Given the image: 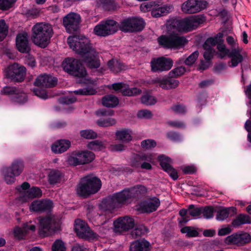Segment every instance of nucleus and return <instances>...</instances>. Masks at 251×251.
Instances as JSON below:
<instances>
[{
	"mask_svg": "<svg viewBox=\"0 0 251 251\" xmlns=\"http://www.w3.org/2000/svg\"><path fill=\"white\" fill-rule=\"evenodd\" d=\"M141 100L143 104L147 105H153L157 102V100L154 96L148 94L143 95L141 98Z\"/></svg>",
	"mask_w": 251,
	"mask_h": 251,
	"instance_id": "49530a36",
	"label": "nucleus"
},
{
	"mask_svg": "<svg viewBox=\"0 0 251 251\" xmlns=\"http://www.w3.org/2000/svg\"><path fill=\"white\" fill-rule=\"evenodd\" d=\"M82 58L86 66L90 69H98L100 67L99 52L95 49L91 50V51L82 56Z\"/></svg>",
	"mask_w": 251,
	"mask_h": 251,
	"instance_id": "6ab92c4d",
	"label": "nucleus"
},
{
	"mask_svg": "<svg viewBox=\"0 0 251 251\" xmlns=\"http://www.w3.org/2000/svg\"><path fill=\"white\" fill-rule=\"evenodd\" d=\"M71 146V142L68 140L61 139L55 142L51 147L52 152L61 153L66 151Z\"/></svg>",
	"mask_w": 251,
	"mask_h": 251,
	"instance_id": "c85d7f7f",
	"label": "nucleus"
},
{
	"mask_svg": "<svg viewBox=\"0 0 251 251\" xmlns=\"http://www.w3.org/2000/svg\"><path fill=\"white\" fill-rule=\"evenodd\" d=\"M18 90L14 87L5 86L1 90V93L7 95L15 96Z\"/></svg>",
	"mask_w": 251,
	"mask_h": 251,
	"instance_id": "0e129e2a",
	"label": "nucleus"
},
{
	"mask_svg": "<svg viewBox=\"0 0 251 251\" xmlns=\"http://www.w3.org/2000/svg\"><path fill=\"white\" fill-rule=\"evenodd\" d=\"M62 177V174L58 170H53L48 175V181L50 184L59 183Z\"/></svg>",
	"mask_w": 251,
	"mask_h": 251,
	"instance_id": "e433bc0d",
	"label": "nucleus"
},
{
	"mask_svg": "<svg viewBox=\"0 0 251 251\" xmlns=\"http://www.w3.org/2000/svg\"><path fill=\"white\" fill-rule=\"evenodd\" d=\"M245 92L247 97L250 100L248 101L247 105L250 108V111L249 112V116L251 118V82L250 84L247 86Z\"/></svg>",
	"mask_w": 251,
	"mask_h": 251,
	"instance_id": "774afa93",
	"label": "nucleus"
},
{
	"mask_svg": "<svg viewBox=\"0 0 251 251\" xmlns=\"http://www.w3.org/2000/svg\"><path fill=\"white\" fill-rule=\"evenodd\" d=\"M223 42L224 41L220 42L217 44V48L219 51L218 56L223 59L227 55L230 58V61L228 62L229 67H235L237 66L243 60V57L241 54L242 49L237 48L230 50L226 48Z\"/></svg>",
	"mask_w": 251,
	"mask_h": 251,
	"instance_id": "20e7f679",
	"label": "nucleus"
},
{
	"mask_svg": "<svg viewBox=\"0 0 251 251\" xmlns=\"http://www.w3.org/2000/svg\"><path fill=\"white\" fill-rule=\"evenodd\" d=\"M95 157L94 153L90 151L74 152L68 157V162L70 165L73 166L85 164L92 162Z\"/></svg>",
	"mask_w": 251,
	"mask_h": 251,
	"instance_id": "4468645a",
	"label": "nucleus"
},
{
	"mask_svg": "<svg viewBox=\"0 0 251 251\" xmlns=\"http://www.w3.org/2000/svg\"><path fill=\"white\" fill-rule=\"evenodd\" d=\"M26 68L18 63L9 65L5 72L6 77L15 82H22L26 75Z\"/></svg>",
	"mask_w": 251,
	"mask_h": 251,
	"instance_id": "f8f14e48",
	"label": "nucleus"
},
{
	"mask_svg": "<svg viewBox=\"0 0 251 251\" xmlns=\"http://www.w3.org/2000/svg\"><path fill=\"white\" fill-rule=\"evenodd\" d=\"M223 33H218L214 37L208 38L204 42L203 47L204 49H212V47L217 45L220 42L223 41Z\"/></svg>",
	"mask_w": 251,
	"mask_h": 251,
	"instance_id": "72a5a7b5",
	"label": "nucleus"
},
{
	"mask_svg": "<svg viewBox=\"0 0 251 251\" xmlns=\"http://www.w3.org/2000/svg\"><path fill=\"white\" fill-rule=\"evenodd\" d=\"M170 76L165 79L156 78L153 80L154 83L158 84L159 86L164 89H174L178 86V80L173 78Z\"/></svg>",
	"mask_w": 251,
	"mask_h": 251,
	"instance_id": "bb28decb",
	"label": "nucleus"
},
{
	"mask_svg": "<svg viewBox=\"0 0 251 251\" xmlns=\"http://www.w3.org/2000/svg\"><path fill=\"white\" fill-rule=\"evenodd\" d=\"M150 249L151 244L146 240L135 241L130 246V251H150Z\"/></svg>",
	"mask_w": 251,
	"mask_h": 251,
	"instance_id": "7c9ffc66",
	"label": "nucleus"
},
{
	"mask_svg": "<svg viewBox=\"0 0 251 251\" xmlns=\"http://www.w3.org/2000/svg\"><path fill=\"white\" fill-rule=\"evenodd\" d=\"M132 131L129 129H122L115 132L116 139L122 142H128L132 140Z\"/></svg>",
	"mask_w": 251,
	"mask_h": 251,
	"instance_id": "473e14b6",
	"label": "nucleus"
},
{
	"mask_svg": "<svg viewBox=\"0 0 251 251\" xmlns=\"http://www.w3.org/2000/svg\"><path fill=\"white\" fill-rule=\"evenodd\" d=\"M102 103L105 107H114L118 104L119 100L112 95H108L102 98Z\"/></svg>",
	"mask_w": 251,
	"mask_h": 251,
	"instance_id": "f704fd0d",
	"label": "nucleus"
},
{
	"mask_svg": "<svg viewBox=\"0 0 251 251\" xmlns=\"http://www.w3.org/2000/svg\"><path fill=\"white\" fill-rule=\"evenodd\" d=\"M16 46L17 50L20 52L28 53L30 51V48L27 33H20L17 35Z\"/></svg>",
	"mask_w": 251,
	"mask_h": 251,
	"instance_id": "4be33fe9",
	"label": "nucleus"
},
{
	"mask_svg": "<svg viewBox=\"0 0 251 251\" xmlns=\"http://www.w3.org/2000/svg\"><path fill=\"white\" fill-rule=\"evenodd\" d=\"M3 176L4 179L6 183L8 184H12L15 182L16 176L11 174V171L9 168H5L3 169Z\"/></svg>",
	"mask_w": 251,
	"mask_h": 251,
	"instance_id": "de8ad7c7",
	"label": "nucleus"
},
{
	"mask_svg": "<svg viewBox=\"0 0 251 251\" xmlns=\"http://www.w3.org/2000/svg\"><path fill=\"white\" fill-rule=\"evenodd\" d=\"M152 157L151 155H143L136 156L131 161V166L135 168H139L142 162L144 161L151 162Z\"/></svg>",
	"mask_w": 251,
	"mask_h": 251,
	"instance_id": "c9c22d12",
	"label": "nucleus"
},
{
	"mask_svg": "<svg viewBox=\"0 0 251 251\" xmlns=\"http://www.w3.org/2000/svg\"><path fill=\"white\" fill-rule=\"evenodd\" d=\"M17 0H0V9L6 10L12 7Z\"/></svg>",
	"mask_w": 251,
	"mask_h": 251,
	"instance_id": "052dcab7",
	"label": "nucleus"
},
{
	"mask_svg": "<svg viewBox=\"0 0 251 251\" xmlns=\"http://www.w3.org/2000/svg\"><path fill=\"white\" fill-rule=\"evenodd\" d=\"M173 64V60L170 58L164 57L153 58L151 62V70L153 72L168 71L172 68Z\"/></svg>",
	"mask_w": 251,
	"mask_h": 251,
	"instance_id": "a211bd4d",
	"label": "nucleus"
},
{
	"mask_svg": "<svg viewBox=\"0 0 251 251\" xmlns=\"http://www.w3.org/2000/svg\"><path fill=\"white\" fill-rule=\"evenodd\" d=\"M34 83L38 87H52L57 84V79L50 75H41L36 78Z\"/></svg>",
	"mask_w": 251,
	"mask_h": 251,
	"instance_id": "393cba45",
	"label": "nucleus"
},
{
	"mask_svg": "<svg viewBox=\"0 0 251 251\" xmlns=\"http://www.w3.org/2000/svg\"><path fill=\"white\" fill-rule=\"evenodd\" d=\"M236 208L233 207L224 208L219 210L216 215V219L218 221H223L228 218L229 212L234 211Z\"/></svg>",
	"mask_w": 251,
	"mask_h": 251,
	"instance_id": "ea45409f",
	"label": "nucleus"
},
{
	"mask_svg": "<svg viewBox=\"0 0 251 251\" xmlns=\"http://www.w3.org/2000/svg\"><path fill=\"white\" fill-rule=\"evenodd\" d=\"M12 99L15 102L23 104L27 101V96L25 93L19 92L18 90L15 96H13Z\"/></svg>",
	"mask_w": 251,
	"mask_h": 251,
	"instance_id": "3c124183",
	"label": "nucleus"
},
{
	"mask_svg": "<svg viewBox=\"0 0 251 251\" xmlns=\"http://www.w3.org/2000/svg\"><path fill=\"white\" fill-rule=\"evenodd\" d=\"M143 19L139 17H131L123 20L119 26L120 29L126 32L140 31L144 28Z\"/></svg>",
	"mask_w": 251,
	"mask_h": 251,
	"instance_id": "9d476101",
	"label": "nucleus"
},
{
	"mask_svg": "<svg viewBox=\"0 0 251 251\" xmlns=\"http://www.w3.org/2000/svg\"><path fill=\"white\" fill-rule=\"evenodd\" d=\"M53 34V29L50 24L38 23L32 28L31 39L35 45L45 48L50 43Z\"/></svg>",
	"mask_w": 251,
	"mask_h": 251,
	"instance_id": "f03ea898",
	"label": "nucleus"
},
{
	"mask_svg": "<svg viewBox=\"0 0 251 251\" xmlns=\"http://www.w3.org/2000/svg\"><path fill=\"white\" fill-rule=\"evenodd\" d=\"M39 233L41 237H45L50 235L52 231V226L54 220L50 217H46L40 219Z\"/></svg>",
	"mask_w": 251,
	"mask_h": 251,
	"instance_id": "aec40b11",
	"label": "nucleus"
},
{
	"mask_svg": "<svg viewBox=\"0 0 251 251\" xmlns=\"http://www.w3.org/2000/svg\"><path fill=\"white\" fill-rule=\"evenodd\" d=\"M159 45L166 49H178L184 47L188 41L182 36L173 31L168 35H161L158 37Z\"/></svg>",
	"mask_w": 251,
	"mask_h": 251,
	"instance_id": "423d86ee",
	"label": "nucleus"
},
{
	"mask_svg": "<svg viewBox=\"0 0 251 251\" xmlns=\"http://www.w3.org/2000/svg\"><path fill=\"white\" fill-rule=\"evenodd\" d=\"M81 137L88 139H94L97 137V134L91 129L82 130L80 132Z\"/></svg>",
	"mask_w": 251,
	"mask_h": 251,
	"instance_id": "4d7b16f0",
	"label": "nucleus"
},
{
	"mask_svg": "<svg viewBox=\"0 0 251 251\" xmlns=\"http://www.w3.org/2000/svg\"><path fill=\"white\" fill-rule=\"evenodd\" d=\"M52 207V202L50 200H36L30 204L29 209L32 211L43 212L50 210Z\"/></svg>",
	"mask_w": 251,
	"mask_h": 251,
	"instance_id": "b1692460",
	"label": "nucleus"
},
{
	"mask_svg": "<svg viewBox=\"0 0 251 251\" xmlns=\"http://www.w3.org/2000/svg\"><path fill=\"white\" fill-rule=\"evenodd\" d=\"M97 124L101 127H108L113 126L117 123L116 120L113 118H108L104 119H100L97 120Z\"/></svg>",
	"mask_w": 251,
	"mask_h": 251,
	"instance_id": "37998d69",
	"label": "nucleus"
},
{
	"mask_svg": "<svg viewBox=\"0 0 251 251\" xmlns=\"http://www.w3.org/2000/svg\"><path fill=\"white\" fill-rule=\"evenodd\" d=\"M185 72V67L180 66L171 71L169 73V75L171 77H177L183 75Z\"/></svg>",
	"mask_w": 251,
	"mask_h": 251,
	"instance_id": "603ef678",
	"label": "nucleus"
},
{
	"mask_svg": "<svg viewBox=\"0 0 251 251\" xmlns=\"http://www.w3.org/2000/svg\"><path fill=\"white\" fill-rule=\"evenodd\" d=\"M33 92L36 96H38L39 98L44 99L48 98V96L47 95L46 92L44 89H41L40 88H34L33 89Z\"/></svg>",
	"mask_w": 251,
	"mask_h": 251,
	"instance_id": "338daca9",
	"label": "nucleus"
},
{
	"mask_svg": "<svg viewBox=\"0 0 251 251\" xmlns=\"http://www.w3.org/2000/svg\"><path fill=\"white\" fill-rule=\"evenodd\" d=\"M75 230L77 235L80 238L90 240L98 237V234L90 229L87 223L80 219L75 220Z\"/></svg>",
	"mask_w": 251,
	"mask_h": 251,
	"instance_id": "ddd939ff",
	"label": "nucleus"
},
{
	"mask_svg": "<svg viewBox=\"0 0 251 251\" xmlns=\"http://www.w3.org/2000/svg\"><path fill=\"white\" fill-rule=\"evenodd\" d=\"M113 231L116 233L127 231L134 226V220L129 216L121 217L113 222Z\"/></svg>",
	"mask_w": 251,
	"mask_h": 251,
	"instance_id": "dca6fc26",
	"label": "nucleus"
},
{
	"mask_svg": "<svg viewBox=\"0 0 251 251\" xmlns=\"http://www.w3.org/2000/svg\"><path fill=\"white\" fill-rule=\"evenodd\" d=\"M80 22L81 17L80 15L74 12L69 13L63 19V25L69 33L77 31Z\"/></svg>",
	"mask_w": 251,
	"mask_h": 251,
	"instance_id": "f3484780",
	"label": "nucleus"
},
{
	"mask_svg": "<svg viewBox=\"0 0 251 251\" xmlns=\"http://www.w3.org/2000/svg\"><path fill=\"white\" fill-rule=\"evenodd\" d=\"M205 21L203 16L198 15L174 21L172 26L176 27L178 31L188 32L195 29Z\"/></svg>",
	"mask_w": 251,
	"mask_h": 251,
	"instance_id": "0eeeda50",
	"label": "nucleus"
},
{
	"mask_svg": "<svg viewBox=\"0 0 251 251\" xmlns=\"http://www.w3.org/2000/svg\"><path fill=\"white\" fill-rule=\"evenodd\" d=\"M189 215L199 218L201 214V207H195L194 205H190L188 207Z\"/></svg>",
	"mask_w": 251,
	"mask_h": 251,
	"instance_id": "8fccbe9b",
	"label": "nucleus"
},
{
	"mask_svg": "<svg viewBox=\"0 0 251 251\" xmlns=\"http://www.w3.org/2000/svg\"><path fill=\"white\" fill-rule=\"evenodd\" d=\"M160 203L159 199L154 197L144 202L140 206L143 212L151 213L155 211Z\"/></svg>",
	"mask_w": 251,
	"mask_h": 251,
	"instance_id": "cd10ccee",
	"label": "nucleus"
},
{
	"mask_svg": "<svg viewBox=\"0 0 251 251\" xmlns=\"http://www.w3.org/2000/svg\"><path fill=\"white\" fill-rule=\"evenodd\" d=\"M52 251H65L66 248L61 240H57L52 246Z\"/></svg>",
	"mask_w": 251,
	"mask_h": 251,
	"instance_id": "680f3d73",
	"label": "nucleus"
},
{
	"mask_svg": "<svg viewBox=\"0 0 251 251\" xmlns=\"http://www.w3.org/2000/svg\"><path fill=\"white\" fill-rule=\"evenodd\" d=\"M141 146L144 150H150L156 146V143L154 140L146 139L141 142Z\"/></svg>",
	"mask_w": 251,
	"mask_h": 251,
	"instance_id": "6e6d98bb",
	"label": "nucleus"
},
{
	"mask_svg": "<svg viewBox=\"0 0 251 251\" xmlns=\"http://www.w3.org/2000/svg\"><path fill=\"white\" fill-rule=\"evenodd\" d=\"M175 113L179 114H184L186 112V108L183 105L177 104L171 107Z\"/></svg>",
	"mask_w": 251,
	"mask_h": 251,
	"instance_id": "e2e57ef3",
	"label": "nucleus"
},
{
	"mask_svg": "<svg viewBox=\"0 0 251 251\" xmlns=\"http://www.w3.org/2000/svg\"><path fill=\"white\" fill-rule=\"evenodd\" d=\"M88 149L95 151H100L105 148L104 143L100 140H95L89 142L87 144Z\"/></svg>",
	"mask_w": 251,
	"mask_h": 251,
	"instance_id": "c03bdc74",
	"label": "nucleus"
},
{
	"mask_svg": "<svg viewBox=\"0 0 251 251\" xmlns=\"http://www.w3.org/2000/svg\"><path fill=\"white\" fill-rule=\"evenodd\" d=\"M27 226L28 225L27 224H24L22 228L16 227L14 231L15 237L19 239H22L27 232Z\"/></svg>",
	"mask_w": 251,
	"mask_h": 251,
	"instance_id": "a18cd8bd",
	"label": "nucleus"
},
{
	"mask_svg": "<svg viewBox=\"0 0 251 251\" xmlns=\"http://www.w3.org/2000/svg\"><path fill=\"white\" fill-rule=\"evenodd\" d=\"M158 159L160 165L163 170L167 172L174 180H176L178 177L177 172L171 165V159L163 155L159 156Z\"/></svg>",
	"mask_w": 251,
	"mask_h": 251,
	"instance_id": "412c9836",
	"label": "nucleus"
},
{
	"mask_svg": "<svg viewBox=\"0 0 251 251\" xmlns=\"http://www.w3.org/2000/svg\"><path fill=\"white\" fill-rule=\"evenodd\" d=\"M42 192L37 187H32L26 192H24L23 194L19 196V199L23 202H26L33 198L41 197Z\"/></svg>",
	"mask_w": 251,
	"mask_h": 251,
	"instance_id": "a878e982",
	"label": "nucleus"
},
{
	"mask_svg": "<svg viewBox=\"0 0 251 251\" xmlns=\"http://www.w3.org/2000/svg\"><path fill=\"white\" fill-rule=\"evenodd\" d=\"M188 213V209L187 210L182 209L179 211V214L181 217V218L179 220V223L180 224H185L190 220Z\"/></svg>",
	"mask_w": 251,
	"mask_h": 251,
	"instance_id": "13d9d810",
	"label": "nucleus"
},
{
	"mask_svg": "<svg viewBox=\"0 0 251 251\" xmlns=\"http://www.w3.org/2000/svg\"><path fill=\"white\" fill-rule=\"evenodd\" d=\"M172 7L168 5H155L151 9V14L152 17L158 18L168 14Z\"/></svg>",
	"mask_w": 251,
	"mask_h": 251,
	"instance_id": "c756f323",
	"label": "nucleus"
},
{
	"mask_svg": "<svg viewBox=\"0 0 251 251\" xmlns=\"http://www.w3.org/2000/svg\"><path fill=\"white\" fill-rule=\"evenodd\" d=\"M250 242L251 236L249 233L245 232L233 233L227 236L225 239L226 244L238 247L244 246Z\"/></svg>",
	"mask_w": 251,
	"mask_h": 251,
	"instance_id": "2eb2a0df",
	"label": "nucleus"
},
{
	"mask_svg": "<svg viewBox=\"0 0 251 251\" xmlns=\"http://www.w3.org/2000/svg\"><path fill=\"white\" fill-rule=\"evenodd\" d=\"M74 93L75 95L87 96L94 95L97 93V91L92 87H86L74 91Z\"/></svg>",
	"mask_w": 251,
	"mask_h": 251,
	"instance_id": "09e8293b",
	"label": "nucleus"
},
{
	"mask_svg": "<svg viewBox=\"0 0 251 251\" xmlns=\"http://www.w3.org/2000/svg\"><path fill=\"white\" fill-rule=\"evenodd\" d=\"M108 66L111 71L117 73L124 69L123 65L116 59H111L108 62Z\"/></svg>",
	"mask_w": 251,
	"mask_h": 251,
	"instance_id": "a19ab883",
	"label": "nucleus"
},
{
	"mask_svg": "<svg viewBox=\"0 0 251 251\" xmlns=\"http://www.w3.org/2000/svg\"><path fill=\"white\" fill-rule=\"evenodd\" d=\"M101 187L100 179L94 175L90 174L80 179L75 190L77 195L86 198L97 193Z\"/></svg>",
	"mask_w": 251,
	"mask_h": 251,
	"instance_id": "7ed1b4c3",
	"label": "nucleus"
},
{
	"mask_svg": "<svg viewBox=\"0 0 251 251\" xmlns=\"http://www.w3.org/2000/svg\"><path fill=\"white\" fill-rule=\"evenodd\" d=\"M199 53L198 51H195L191 54L187 58H186L185 60L184 59H180L178 61L177 63L178 64H181L182 63H184L185 65L187 66H191L193 65L196 60L197 59L199 56Z\"/></svg>",
	"mask_w": 251,
	"mask_h": 251,
	"instance_id": "58836bf2",
	"label": "nucleus"
},
{
	"mask_svg": "<svg viewBox=\"0 0 251 251\" xmlns=\"http://www.w3.org/2000/svg\"><path fill=\"white\" fill-rule=\"evenodd\" d=\"M119 25L113 20L101 21L94 28V33L99 36L106 37L116 33L118 30Z\"/></svg>",
	"mask_w": 251,
	"mask_h": 251,
	"instance_id": "1a4fd4ad",
	"label": "nucleus"
},
{
	"mask_svg": "<svg viewBox=\"0 0 251 251\" xmlns=\"http://www.w3.org/2000/svg\"><path fill=\"white\" fill-rule=\"evenodd\" d=\"M7 168L10 169L11 174H13L15 176H18L23 170L24 164L22 161L16 160L12 164L11 167H7Z\"/></svg>",
	"mask_w": 251,
	"mask_h": 251,
	"instance_id": "4c0bfd02",
	"label": "nucleus"
},
{
	"mask_svg": "<svg viewBox=\"0 0 251 251\" xmlns=\"http://www.w3.org/2000/svg\"><path fill=\"white\" fill-rule=\"evenodd\" d=\"M208 3L205 0H187L181 5V11L186 14H193L205 9Z\"/></svg>",
	"mask_w": 251,
	"mask_h": 251,
	"instance_id": "9b49d317",
	"label": "nucleus"
},
{
	"mask_svg": "<svg viewBox=\"0 0 251 251\" xmlns=\"http://www.w3.org/2000/svg\"><path fill=\"white\" fill-rule=\"evenodd\" d=\"M151 112L148 110H142L138 112L137 116L139 118L150 119L152 117Z\"/></svg>",
	"mask_w": 251,
	"mask_h": 251,
	"instance_id": "69168bd1",
	"label": "nucleus"
},
{
	"mask_svg": "<svg viewBox=\"0 0 251 251\" xmlns=\"http://www.w3.org/2000/svg\"><path fill=\"white\" fill-rule=\"evenodd\" d=\"M67 43L70 48L81 57L95 49L92 47L89 40L84 37L70 36L67 39Z\"/></svg>",
	"mask_w": 251,
	"mask_h": 251,
	"instance_id": "39448f33",
	"label": "nucleus"
},
{
	"mask_svg": "<svg viewBox=\"0 0 251 251\" xmlns=\"http://www.w3.org/2000/svg\"><path fill=\"white\" fill-rule=\"evenodd\" d=\"M214 209L212 206L201 207V214L205 219H210L213 216Z\"/></svg>",
	"mask_w": 251,
	"mask_h": 251,
	"instance_id": "5fc2aeb1",
	"label": "nucleus"
},
{
	"mask_svg": "<svg viewBox=\"0 0 251 251\" xmlns=\"http://www.w3.org/2000/svg\"><path fill=\"white\" fill-rule=\"evenodd\" d=\"M8 27L4 20L0 21V41L3 40L6 36Z\"/></svg>",
	"mask_w": 251,
	"mask_h": 251,
	"instance_id": "bf43d9fd",
	"label": "nucleus"
},
{
	"mask_svg": "<svg viewBox=\"0 0 251 251\" xmlns=\"http://www.w3.org/2000/svg\"><path fill=\"white\" fill-rule=\"evenodd\" d=\"M63 70L75 76L84 78L87 75L85 68L79 60L73 57L66 58L62 62Z\"/></svg>",
	"mask_w": 251,
	"mask_h": 251,
	"instance_id": "6e6552de",
	"label": "nucleus"
},
{
	"mask_svg": "<svg viewBox=\"0 0 251 251\" xmlns=\"http://www.w3.org/2000/svg\"><path fill=\"white\" fill-rule=\"evenodd\" d=\"M148 232L149 229L146 226L141 225L132 230L131 234L133 238H137L147 234Z\"/></svg>",
	"mask_w": 251,
	"mask_h": 251,
	"instance_id": "79ce46f5",
	"label": "nucleus"
},
{
	"mask_svg": "<svg viewBox=\"0 0 251 251\" xmlns=\"http://www.w3.org/2000/svg\"><path fill=\"white\" fill-rule=\"evenodd\" d=\"M111 87L114 90L120 91L124 95L127 96H136L142 93L140 89L136 87L129 88L128 86L123 83H114Z\"/></svg>",
	"mask_w": 251,
	"mask_h": 251,
	"instance_id": "5701e85b",
	"label": "nucleus"
},
{
	"mask_svg": "<svg viewBox=\"0 0 251 251\" xmlns=\"http://www.w3.org/2000/svg\"><path fill=\"white\" fill-rule=\"evenodd\" d=\"M147 191V188L143 185L124 189L112 196L108 200L107 205L111 209L120 207L124 204H128L133 198L145 194Z\"/></svg>",
	"mask_w": 251,
	"mask_h": 251,
	"instance_id": "f257e3e1",
	"label": "nucleus"
},
{
	"mask_svg": "<svg viewBox=\"0 0 251 251\" xmlns=\"http://www.w3.org/2000/svg\"><path fill=\"white\" fill-rule=\"evenodd\" d=\"M181 232L182 233L186 234L188 237H196L199 233L194 227L191 226H185L181 229Z\"/></svg>",
	"mask_w": 251,
	"mask_h": 251,
	"instance_id": "864d4df0",
	"label": "nucleus"
},
{
	"mask_svg": "<svg viewBox=\"0 0 251 251\" xmlns=\"http://www.w3.org/2000/svg\"><path fill=\"white\" fill-rule=\"evenodd\" d=\"M250 224H251V217L246 214H240L232 221L231 226L233 227L238 228L243 225Z\"/></svg>",
	"mask_w": 251,
	"mask_h": 251,
	"instance_id": "2f4dec72",
	"label": "nucleus"
}]
</instances>
